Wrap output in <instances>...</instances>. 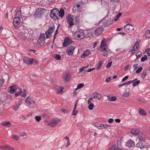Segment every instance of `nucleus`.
<instances>
[{"label": "nucleus", "instance_id": "1", "mask_svg": "<svg viewBox=\"0 0 150 150\" xmlns=\"http://www.w3.org/2000/svg\"><path fill=\"white\" fill-rule=\"evenodd\" d=\"M64 13V11L62 9H61L60 11L57 9H54L51 11L50 16L54 20H56L58 19L59 16L62 18Z\"/></svg>", "mask_w": 150, "mask_h": 150}, {"label": "nucleus", "instance_id": "2", "mask_svg": "<svg viewBox=\"0 0 150 150\" xmlns=\"http://www.w3.org/2000/svg\"><path fill=\"white\" fill-rule=\"evenodd\" d=\"M45 11V10L44 8H38L35 13L34 18L37 19L42 18Z\"/></svg>", "mask_w": 150, "mask_h": 150}, {"label": "nucleus", "instance_id": "3", "mask_svg": "<svg viewBox=\"0 0 150 150\" xmlns=\"http://www.w3.org/2000/svg\"><path fill=\"white\" fill-rule=\"evenodd\" d=\"M67 18L68 23L71 26L73 25L77 21V18L73 16L69 15Z\"/></svg>", "mask_w": 150, "mask_h": 150}, {"label": "nucleus", "instance_id": "4", "mask_svg": "<svg viewBox=\"0 0 150 150\" xmlns=\"http://www.w3.org/2000/svg\"><path fill=\"white\" fill-rule=\"evenodd\" d=\"M29 106L31 108H35L36 105L35 102L30 97H28L26 98L25 100Z\"/></svg>", "mask_w": 150, "mask_h": 150}, {"label": "nucleus", "instance_id": "5", "mask_svg": "<svg viewBox=\"0 0 150 150\" xmlns=\"http://www.w3.org/2000/svg\"><path fill=\"white\" fill-rule=\"evenodd\" d=\"M22 20L21 18H19L15 17L13 19V24L14 26L16 28L19 27Z\"/></svg>", "mask_w": 150, "mask_h": 150}, {"label": "nucleus", "instance_id": "6", "mask_svg": "<svg viewBox=\"0 0 150 150\" xmlns=\"http://www.w3.org/2000/svg\"><path fill=\"white\" fill-rule=\"evenodd\" d=\"M61 120L60 119L57 118H54L52 120L51 122L50 123H48V125L52 127H55L56 125L60 122Z\"/></svg>", "mask_w": 150, "mask_h": 150}, {"label": "nucleus", "instance_id": "7", "mask_svg": "<svg viewBox=\"0 0 150 150\" xmlns=\"http://www.w3.org/2000/svg\"><path fill=\"white\" fill-rule=\"evenodd\" d=\"M105 41V38H103V40L101 42L100 49V51H103L104 50H107L108 48V45L106 43Z\"/></svg>", "mask_w": 150, "mask_h": 150}, {"label": "nucleus", "instance_id": "8", "mask_svg": "<svg viewBox=\"0 0 150 150\" xmlns=\"http://www.w3.org/2000/svg\"><path fill=\"white\" fill-rule=\"evenodd\" d=\"M54 88L57 93L61 94L62 93L64 88L63 87L59 86H56L54 87Z\"/></svg>", "mask_w": 150, "mask_h": 150}, {"label": "nucleus", "instance_id": "9", "mask_svg": "<svg viewBox=\"0 0 150 150\" xmlns=\"http://www.w3.org/2000/svg\"><path fill=\"white\" fill-rule=\"evenodd\" d=\"M74 37L75 38H78L83 39L84 38V33L78 31L75 33L73 34Z\"/></svg>", "mask_w": 150, "mask_h": 150}, {"label": "nucleus", "instance_id": "10", "mask_svg": "<svg viewBox=\"0 0 150 150\" xmlns=\"http://www.w3.org/2000/svg\"><path fill=\"white\" fill-rule=\"evenodd\" d=\"M46 36V33L45 34H42L40 35V40H39L38 42V45L42 46L43 45L44 43V39Z\"/></svg>", "mask_w": 150, "mask_h": 150}, {"label": "nucleus", "instance_id": "11", "mask_svg": "<svg viewBox=\"0 0 150 150\" xmlns=\"http://www.w3.org/2000/svg\"><path fill=\"white\" fill-rule=\"evenodd\" d=\"M75 48V47L73 46H71L68 47L66 50L67 54L69 55H72L73 54Z\"/></svg>", "mask_w": 150, "mask_h": 150}, {"label": "nucleus", "instance_id": "12", "mask_svg": "<svg viewBox=\"0 0 150 150\" xmlns=\"http://www.w3.org/2000/svg\"><path fill=\"white\" fill-rule=\"evenodd\" d=\"M54 29V28L52 27H50L48 31L46 32V38H50L51 36V33L53 31Z\"/></svg>", "mask_w": 150, "mask_h": 150}, {"label": "nucleus", "instance_id": "13", "mask_svg": "<svg viewBox=\"0 0 150 150\" xmlns=\"http://www.w3.org/2000/svg\"><path fill=\"white\" fill-rule=\"evenodd\" d=\"M103 28L101 27L97 28L94 31V34L96 35H99L101 34L103 31Z\"/></svg>", "mask_w": 150, "mask_h": 150}, {"label": "nucleus", "instance_id": "14", "mask_svg": "<svg viewBox=\"0 0 150 150\" xmlns=\"http://www.w3.org/2000/svg\"><path fill=\"white\" fill-rule=\"evenodd\" d=\"M140 131V129H139L135 128L131 129L130 133L132 134L137 135L139 134Z\"/></svg>", "mask_w": 150, "mask_h": 150}, {"label": "nucleus", "instance_id": "15", "mask_svg": "<svg viewBox=\"0 0 150 150\" xmlns=\"http://www.w3.org/2000/svg\"><path fill=\"white\" fill-rule=\"evenodd\" d=\"M71 42V40L68 37L66 38L64 41L63 46L64 47H67L69 45Z\"/></svg>", "mask_w": 150, "mask_h": 150}, {"label": "nucleus", "instance_id": "16", "mask_svg": "<svg viewBox=\"0 0 150 150\" xmlns=\"http://www.w3.org/2000/svg\"><path fill=\"white\" fill-rule=\"evenodd\" d=\"M32 58H29L27 57H24L23 60L24 62L27 64H32Z\"/></svg>", "mask_w": 150, "mask_h": 150}, {"label": "nucleus", "instance_id": "17", "mask_svg": "<svg viewBox=\"0 0 150 150\" xmlns=\"http://www.w3.org/2000/svg\"><path fill=\"white\" fill-rule=\"evenodd\" d=\"M90 53L91 51L88 50H87L83 52L81 57L82 58H85L86 57L88 56Z\"/></svg>", "mask_w": 150, "mask_h": 150}, {"label": "nucleus", "instance_id": "18", "mask_svg": "<svg viewBox=\"0 0 150 150\" xmlns=\"http://www.w3.org/2000/svg\"><path fill=\"white\" fill-rule=\"evenodd\" d=\"M93 98L97 99L100 100L101 99L102 97V95L96 92L93 94Z\"/></svg>", "mask_w": 150, "mask_h": 150}, {"label": "nucleus", "instance_id": "19", "mask_svg": "<svg viewBox=\"0 0 150 150\" xmlns=\"http://www.w3.org/2000/svg\"><path fill=\"white\" fill-rule=\"evenodd\" d=\"M18 86L16 85H15L10 86L9 89V91L11 93H13L15 92Z\"/></svg>", "mask_w": 150, "mask_h": 150}, {"label": "nucleus", "instance_id": "20", "mask_svg": "<svg viewBox=\"0 0 150 150\" xmlns=\"http://www.w3.org/2000/svg\"><path fill=\"white\" fill-rule=\"evenodd\" d=\"M22 91L21 89L18 86L15 92V96L17 97L20 95L22 93Z\"/></svg>", "mask_w": 150, "mask_h": 150}, {"label": "nucleus", "instance_id": "21", "mask_svg": "<svg viewBox=\"0 0 150 150\" xmlns=\"http://www.w3.org/2000/svg\"><path fill=\"white\" fill-rule=\"evenodd\" d=\"M64 79L66 82H68L71 78V75L69 73L65 74L64 76Z\"/></svg>", "mask_w": 150, "mask_h": 150}, {"label": "nucleus", "instance_id": "22", "mask_svg": "<svg viewBox=\"0 0 150 150\" xmlns=\"http://www.w3.org/2000/svg\"><path fill=\"white\" fill-rule=\"evenodd\" d=\"M29 35V34L27 33H22L21 35V40L23 41H25Z\"/></svg>", "mask_w": 150, "mask_h": 150}, {"label": "nucleus", "instance_id": "23", "mask_svg": "<svg viewBox=\"0 0 150 150\" xmlns=\"http://www.w3.org/2000/svg\"><path fill=\"white\" fill-rule=\"evenodd\" d=\"M1 125L2 126L5 127H11V124L9 122L6 121L2 123Z\"/></svg>", "mask_w": 150, "mask_h": 150}, {"label": "nucleus", "instance_id": "24", "mask_svg": "<svg viewBox=\"0 0 150 150\" xmlns=\"http://www.w3.org/2000/svg\"><path fill=\"white\" fill-rule=\"evenodd\" d=\"M134 145V142L132 140H129L127 143L126 146L128 147H131Z\"/></svg>", "mask_w": 150, "mask_h": 150}, {"label": "nucleus", "instance_id": "25", "mask_svg": "<svg viewBox=\"0 0 150 150\" xmlns=\"http://www.w3.org/2000/svg\"><path fill=\"white\" fill-rule=\"evenodd\" d=\"M146 138V135L144 133H141L139 136V139L142 140H144Z\"/></svg>", "mask_w": 150, "mask_h": 150}, {"label": "nucleus", "instance_id": "26", "mask_svg": "<svg viewBox=\"0 0 150 150\" xmlns=\"http://www.w3.org/2000/svg\"><path fill=\"white\" fill-rule=\"evenodd\" d=\"M133 26L130 25H127L125 26V30L126 31H130L132 28Z\"/></svg>", "mask_w": 150, "mask_h": 150}, {"label": "nucleus", "instance_id": "27", "mask_svg": "<svg viewBox=\"0 0 150 150\" xmlns=\"http://www.w3.org/2000/svg\"><path fill=\"white\" fill-rule=\"evenodd\" d=\"M21 12L20 11H18L17 12L16 14V17L19 18L21 19H23V18H25L24 16H22L21 15Z\"/></svg>", "mask_w": 150, "mask_h": 150}, {"label": "nucleus", "instance_id": "28", "mask_svg": "<svg viewBox=\"0 0 150 150\" xmlns=\"http://www.w3.org/2000/svg\"><path fill=\"white\" fill-rule=\"evenodd\" d=\"M139 48V45L138 42H136L134 45L133 48L135 51H137Z\"/></svg>", "mask_w": 150, "mask_h": 150}, {"label": "nucleus", "instance_id": "29", "mask_svg": "<svg viewBox=\"0 0 150 150\" xmlns=\"http://www.w3.org/2000/svg\"><path fill=\"white\" fill-rule=\"evenodd\" d=\"M130 93L129 91H125L122 95L123 97L129 98L130 96Z\"/></svg>", "mask_w": 150, "mask_h": 150}, {"label": "nucleus", "instance_id": "30", "mask_svg": "<svg viewBox=\"0 0 150 150\" xmlns=\"http://www.w3.org/2000/svg\"><path fill=\"white\" fill-rule=\"evenodd\" d=\"M139 113L140 115L143 116H145L146 115V111L142 109H140L139 110Z\"/></svg>", "mask_w": 150, "mask_h": 150}, {"label": "nucleus", "instance_id": "31", "mask_svg": "<svg viewBox=\"0 0 150 150\" xmlns=\"http://www.w3.org/2000/svg\"><path fill=\"white\" fill-rule=\"evenodd\" d=\"M109 150H122L121 149L117 147L116 145H113Z\"/></svg>", "mask_w": 150, "mask_h": 150}, {"label": "nucleus", "instance_id": "32", "mask_svg": "<svg viewBox=\"0 0 150 150\" xmlns=\"http://www.w3.org/2000/svg\"><path fill=\"white\" fill-rule=\"evenodd\" d=\"M111 24V22L110 20H108L107 21H104L103 22L104 25L106 26H109Z\"/></svg>", "mask_w": 150, "mask_h": 150}, {"label": "nucleus", "instance_id": "33", "mask_svg": "<svg viewBox=\"0 0 150 150\" xmlns=\"http://www.w3.org/2000/svg\"><path fill=\"white\" fill-rule=\"evenodd\" d=\"M88 108L89 110H91L94 108V104L92 103H88Z\"/></svg>", "mask_w": 150, "mask_h": 150}, {"label": "nucleus", "instance_id": "34", "mask_svg": "<svg viewBox=\"0 0 150 150\" xmlns=\"http://www.w3.org/2000/svg\"><path fill=\"white\" fill-rule=\"evenodd\" d=\"M14 148L11 146L6 144L5 150H14Z\"/></svg>", "mask_w": 150, "mask_h": 150}, {"label": "nucleus", "instance_id": "35", "mask_svg": "<svg viewBox=\"0 0 150 150\" xmlns=\"http://www.w3.org/2000/svg\"><path fill=\"white\" fill-rule=\"evenodd\" d=\"M82 4H77L76 6H75V8L77 10H80L82 7Z\"/></svg>", "mask_w": 150, "mask_h": 150}, {"label": "nucleus", "instance_id": "36", "mask_svg": "<svg viewBox=\"0 0 150 150\" xmlns=\"http://www.w3.org/2000/svg\"><path fill=\"white\" fill-rule=\"evenodd\" d=\"M28 133L27 132L23 131L20 133V135L21 137H23L27 135Z\"/></svg>", "mask_w": 150, "mask_h": 150}, {"label": "nucleus", "instance_id": "37", "mask_svg": "<svg viewBox=\"0 0 150 150\" xmlns=\"http://www.w3.org/2000/svg\"><path fill=\"white\" fill-rule=\"evenodd\" d=\"M146 37V39H149L150 38V31L149 30H147L145 34Z\"/></svg>", "mask_w": 150, "mask_h": 150}, {"label": "nucleus", "instance_id": "38", "mask_svg": "<svg viewBox=\"0 0 150 150\" xmlns=\"http://www.w3.org/2000/svg\"><path fill=\"white\" fill-rule=\"evenodd\" d=\"M102 63H103V62L102 61H100L99 62L98 64V65H97V67L96 68V69L97 70H99L100 69V68H101L102 66Z\"/></svg>", "mask_w": 150, "mask_h": 150}, {"label": "nucleus", "instance_id": "39", "mask_svg": "<svg viewBox=\"0 0 150 150\" xmlns=\"http://www.w3.org/2000/svg\"><path fill=\"white\" fill-rule=\"evenodd\" d=\"M35 119L37 122H39L41 120V116H36L35 117Z\"/></svg>", "mask_w": 150, "mask_h": 150}, {"label": "nucleus", "instance_id": "40", "mask_svg": "<svg viewBox=\"0 0 150 150\" xmlns=\"http://www.w3.org/2000/svg\"><path fill=\"white\" fill-rule=\"evenodd\" d=\"M112 62L111 60L110 59V60L109 61L108 63L107 64L106 66V68H108L110 67L111 66Z\"/></svg>", "mask_w": 150, "mask_h": 150}, {"label": "nucleus", "instance_id": "41", "mask_svg": "<svg viewBox=\"0 0 150 150\" xmlns=\"http://www.w3.org/2000/svg\"><path fill=\"white\" fill-rule=\"evenodd\" d=\"M84 86V84L83 83H80L78 85L77 87L75 90H77L78 89L83 87Z\"/></svg>", "mask_w": 150, "mask_h": 150}, {"label": "nucleus", "instance_id": "42", "mask_svg": "<svg viewBox=\"0 0 150 150\" xmlns=\"http://www.w3.org/2000/svg\"><path fill=\"white\" fill-rule=\"evenodd\" d=\"M11 138L14 140L18 141V140L19 137L17 135H13L12 136Z\"/></svg>", "mask_w": 150, "mask_h": 150}, {"label": "nucleus", "instance_id": "43", "mask_svg": "<svg viewBox=\"0 0 150 150\" xmlns=\"http://www.w3.org/2000/svg\"><path fill=\"white\" fill-rule=\"evenodd\" d=\"M32 64H37L38 63V60L32 58Z\"/></svg>", "mask_w": 150, "mask_h": 150}, {"label": "nucleus", "instance_id": "44", "mask_svg": "<svg viewBox=\"0 0 150 150\" xmlns=\"http://www.w3.org/2000/svg\"><path fill=\"white\" fill-rule=\"evenodd\" d=\"M97 128H98V129H103V124H99L97 126Z\"/></svg>", "mask_w": 150, "mask_h": 150}, {"label": "nucleus", "instance_id": "45", "mask_svg": "<svg viewBox=\"0 0 150 150\" xmlns=\"http://www.w3.org/2000/svg\"><path fill=\"white\" fill-rule=\"evenodd\" d=\"M78 112V110H76V109H74L72 112V114L73 115H76L77 114Z\"/></svg>", "mask_w": 150, "mask_h": 150}, {"label": "nucleus", "instance_id": "46", "mask_svg": "<svg viewBox=\"0 0 150 150\" xmlns=\"http://www.w3.org/2000/svg\"><path fill=\"white\" fill-rule=\"evenodd\" d=\"M101 52H103V54L104 56L106 57L107 56L108 54V52L107 51V50H106Z\"/></svg>", "mask_w": 150, "mask_h": 150}, {"label": "nucleus", "instance_id": "47", "mask_svg": "<svg viewBox=\"0 0 150 150\" xmlns=\"http://www.w3.org/2000/svg\"><path fill=\"white\" fill-rule=\"evenodd\" d=\"M88 65L86 66H85V67L83 66V67H82V68H80L79 70V72H81L82 71H83L85 69L88 67Z\"/></svg>", "mask_w": 150, "mask_h": 150}, {"label": "nucleus", "instance_id": "48", "mask_svg": "<svg viewBox=\"0 0 150 150\" xmlns=\"http://www.w3.org/2000/svg\"><path fill=\"white\" fill-rule=\"evenodd\" d=\"M144 52L146 53L148 56H150V48H147L145 50Z\"/></svg>", "mask_w": 150, "mask_h": 150}, {"label": "nucleus", "instance_id": "49", "mask_svg": "<svg viewBox=\"0 0 150 150\" xmlns=\"http://www.w3.org/2000/svg\"><path fill=\"white\" fill-rule=\"evenodd\" d=\"M147 73V70H145L143 72L142 76L143 77H145L146 76V74Z\"/></svg>", "mask_w": 150, "mask_h": 150}, {"label": "nucleus", "instance_id": "50", "mask_svg": "<svg viewBox=\"0 0 150 150\" xmlns=\"http://www.w3.org/2000/svg\"><path fill=\"white\" fill-rule=\"evenodd\" d=\"M133 82V81H129L128 82H127L126 83H123L124 85H128L131 83H132Z\"/></svg>", "mask_w": 150, "mask_h": 150}, {"label": "nucleus", "instance_id": "51", "mask_svg": "<svg viewBox=\"0 0 150 150\" xmlns=\"http://www.w3.org/2000/svg\"><path fill=\"white\" fill-rule=\"evenodd\" d=\"M142 52L140 51H138L137 52V53L136 54V55L137 57L138 58L140 57L142 55Z\"/></svg>", "mask_w": 150, "mask_h": 150}, {"label": "nucleus", "instance_id": "52", "mask_svg": "<svg viewBox=\"0 0 150 150\" xmlns=\"http://www.w3.org/2000/svg\"><path fill=\"white\" fill-rule=\"evenodd\" d=\"M20 105V104L19 105H16L14 106L13 108V109L15 110H17L19 107V106Z\"/></svg>", "mask_w": 150, "mask_h": 150}, {"label": "nucleus", "instance_id": "53", "mask_svg": "<svg viewBox=\"0 0 150 150\" xmlns=\"http://www.w3.org/2000/svg\"><path fill=\"white\" fill-rule=\"evenodd\" d=\"M142 69V67H140L137 70L136 72L137 73H139L141 71Z\"/></svg>", "mask_w": 150, "mask_h": 150}, {"label": "nucleus", "instance_id": "54", "mask_svg": "<svg viewBox=\"0 0 150 150\" xmlns=\"http://www.w3.org/2000/svg\"><path fill=\"white\" fill-rule=\"evenodd\" d=\"M6 144L1 145H0V149L1 150H5L6 149Z\"/></svg>", "mask_w": 150, "mask_h": 150}, {"label": "nucleus", "instance_id": "55", "mask_svg": "<svg viewBox=\"0 0 150 150\" xmlns=\"http://www.w3.org/2000/svg\"><path fill=\"white\" fill-rule=\"evenodd\" d=\"M147 58V56L146 55H145L144 57H143L141 59V61L142 62L144 61Z\"/></svg>", "mask_w": 150, "mask_h": 150}, {"label": "nucleus", "instance_id": "56", "mask_svg": "<svg viewBox=\"0 0 150 150\" xmlns=\"http://www.w3.org/2000/svg\"><path fill=\"white\" fill-rule=\"evenodd\" d=\"M54 57L55 59L57 60L60 59L61 58V57L60 55L57 54L55 55Z\"/></svg>", "mask_w": 150, "mask_h": 150}, {"label": "nucleus", "instance_id": "57", "mask_svg": "<svg viewBox=\"0 0 150 150\" xmlns=\"http://www.w3.org/2000/svg\"><path fill=\"white\" fill-rule=\"evenodd\" d=\"M116 100V97L113 96L111 97L110 100L111 101H115Z\"/></svg>", "mask_w": 150, "mask_h": 150}, {"label": "nucleus", "instance_id": "58", "mask_svg": "<svg viewBox=\"0 0 150 150\" xmlns=\"http://www.w3.org/2000/svg\"><path fill=\"white\" fill-rule=\"evenodd\" d=\"M121 13H119L118 14L115 20V21H117L121 16Z\"/></svg>", "mask_w": 150, "mask_h": 150}, {"label": "nucleus", "instance_id": "59", "mask_svg": "<svg viewBox=\"0 0 150 150\" xmlns=\"http://www.w3.org/2000/svg\"><path fill=\"white\" fill-rule=\"evenodd\" d=\"M62 111L64 113H68L69 112V111L65 109H62Z\"/></svg>", "mask_w": 150, "mask_h": 150}, {"label": "nucleus", "instance_id": "60", "mask_svg": "<svg viewBox=\"0 0 150 150\" xmlns=\"http://www.w3.org/2000/svg\"><path fill=\"white\" fill-rule=\"evenodd\" d=\"M139 82H140V81H136V82H134L132 84V85H133V86H135L136 85H138V84H139Z\"/></svg>", "mask_w": 150, "mask_h": 150}, {"label": "nucleus", "instance_id": "61", "mask_svg": "<svg viewBox=\"0 0 150 150\" xmlns=\"http://www.w3.org/2000/svg\"><path fill=\"white\" fill-rule=\"evenodd\" d=\"M138 146L141 149H142V148H146V146H145L144 145H143L142 144H141V145H140V144H139Z\"/></svg>", "mask_w": 150, "mask_h": 150}, {"label": "nucleus", "instance_id": "62", "mask_svg": "<svg viewBox=\"0 0 150 150\" xmlns=\"http://www.w3.org/2000/svg\"><path fill=\"white\" fill-rule=\"evenodd\" d=\"M93 98L90 97L88 100V103H91V101L93 100Z\"/></svg>", "mask_w": 150, "mask_h": 150}, {"label": "nucleus", "instance_id": "63", "mask_svg": "<svg viewBox=\"0 0 150 150\" xmlns=\"http://www.w3.org/2000/svg\"><path fill=\"white\" fill-rule=\"evenodd\" d=\"M114 121V120L112 118L109 119L108 121V122L109 123H112Z\"/></svg>", "mask_w": 150, "mask_h": 150}, {"label": "nucleus", "instance_id": "64", "mask_svg": "<svg viewBox=\"0 0 150 150\" xmlns=\"http://www.w3.org/2000/svg\"><path fill=\"white\" fill-rule=\"evenodd\" d=\"M111 79V78L110 77H108L106 79V81L108 82H109Z\"/></svg>", "mask_w": 150, "mask_h": 150}]
</instances>
